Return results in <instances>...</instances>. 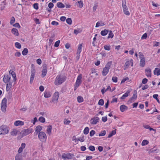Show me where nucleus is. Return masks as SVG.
Instances as JSON below:
<instances>
[{"label":"nucleus","instance_id":"1","mask_svg":"<svg viewBox=\"0 0 160 160\" xmlns=\"http://www.w3.org/2000/svg\"><path fill=\"white\" fill-rule=\"evenodd\" d=\"M11 77L8 75H4L3 78V81L5 83H7L6 85V91H9L11 88L12 82L10 81Z\"/></svg>","mask_w":160,"mask_h":160},{"label":"nucleus","instance_id":"2","mask_svg":"<svg viewBox=\"0 0 160 160\" xmlns=\"http://www.w3.org/2000/svg\"><path fill=\"white\" fill-rule=\"evenodd\" d=\"M66 80V77L62 74L58 75L55 79L54 84L56 85H59L64 82Z\"/></svg>","mask_w":160,"mask_h":160},{"label":"nucleus","instance_id":"3","mask_svg":"<svg viewBox=\"0 0 160 160\" xmlns=\"http://www.w3.org/2000/svg\"><path fill=\"white\" fill-rule=\"evenodd\" d=\"M112 63L111 61L108 62L106 65L105 67L103 68L102 71V74L103 76H106L108 72Z\"/></svg>","mask_w":160,"mask_h":160},{"label":"nucleus","instance_id":"4","mask_svg":"<svg viewBox=\"0 0 160 160\" xmlns=\"http://www.w3.org/2000/svg\"><path fill=\"white\" fill-rule=\"evenodd\" d=\"M38 137L42 142H45L47 139V136L46 133L43 132H41L38 134Z\"/></svg>","mask_w":160,"mask_h":160},{"label":"nucleus","instance_id":"5","mask_svg":"<svg viewBox=\"0 0 160 160\" xmlns=\"http://www.w3.org/2000/svg\"><path fill=\"white\" fill-rule=\"evenodd\" d=\"M7 99L4 98L2 100L1 103V109L2 111L5 112L6 110L7 107Z\"/></svg>","mask_w":160,"mask_h":160},{"label":"nucleus","instance_id":"6","mask_svg":"<svg viewBox=\"0 0 160 160\" xmlns=\"http://www.w3.org/2000/svg\"><path fill=\"white\" fill-rule=\"evenodd\" d=\"M74 155L73 154L68 153L66 154L63 153L62 155V158L64 160H65L66 159H72Z\"/></svg>","mask_w":160,"mask_h":160},{"label":"nucleus","instance_id":"7","mask_svg":"<svg viewBox=\"0 0 160 160\" xmlns=\"http://www.w3.org/2000/svg\"><path fill=\"white\" fill-rule=\"evenodd\" d=\"M122 6L124 14L126 15H129L130 14V13L129 11H127L128 10V8L126 5L125 0H122Z\"/></svg>","mask_w":160,"mask_h":160},{"label":"nucleus","instance_id":"8","mask_svg":"<svg viewBox=\"0 0 160 160\" xmlns=\"http://www.w3.org/2000/svg\"><path fill=\"white\" fill-rule=\"evenodd\" d=\"M33 129L32 128H28L26 129H23L21 132V134L23 136H26L29 133L32 132Z\"/></svg>","mask_w":160,"mask_h":160},{"label":"nucleus","instance_id":"9","mask_svg":"<svg viewBox=\"0 0 160 160\" xmlns=\"http://www.w3.org/2000/svg\"><path fill=\"white\" fill-rule=\"evenodd\" d=\"M1 130L2 131L3 134H6L8 132V127L6 125H2L1 127Z\"/></svg>","mask_w":160,"mask_h":160},{"label":"nucleus","instance_id":"10","mask_svg":"<svg viewBox=\"0 0 160 160\" xmlns=\"http://www.w3.org/2000/svg\"><path fill=\"white\" fill-rule=\"evenodd\" d=\"M82 75L80 74L78 76L75 83V84L77 85V86H79L82 83Z\"/></svg>","mask_w":160,"mask_h":160},{"label":"nucleus","instance_id":"11","mask_svg":"<svg viewBox=\"0 0 160 160\" xmlns=\"http://www.w3.org/2000/svg\"><path fill=\"white\" fill-rule=\"evenodd\" d=\"M99 118L98 117H94L91 119V123L92 124H96L99 122Z\"/></svg>","mask_w":160,"mask_h":160},{"label":"nucleus","instance_id":"12","mask_svg":"<svg viewBox=\"0 0 160 160\" xmlns=\"http://www.w3.org/2000/svg\"><path fill=\"white\" fill-rule=\"evenodd\" d=\"M43 69L42 71V78H44L46 75L47 72V67L46 65H44L43 67Z\"/></svg>","mask_w":160,"mask_h":160},{"label":"nucleus","instance_id":"13","mask_svg":"<svg viewBox=\"0 0 160 160\" xmlns=\"http://www.w3.org/2000/svg\"><path fill=\"white\" fill-rule=\"evenodd\" d=\"M146 74L148 77H151V71L149 68H146L145 69Z\"/></svg>","mask_w":160,"mask_h":160},{"label":"nucleus","instance_id":"14","mask_svg":"<svg viewBox=\"0 0 160 160\" xmlns=\"http://www.w3.org/2000/svg\"><path fill=\"white\" fill-rule=\"evenodd\" d=\"M130 91L129 90H128L126 92L124 93L121 98L120 99L122 100L126 98L128 96L129 94L130 93Z\"/></svg>","mask_w":160,"mask_h":160},{"label":"nucleus","instance_id":"15","mask_svg":"<svg viewBox=\"0 0 160 160\" xmlns=\"http://www.w3.org/2000/svg\"><path fill=\"white\" fill-rule=\"evenodd\" d=\"M120 109L121 112H123L125 110H127L128 109V108L125 105H122L120 106Z\"/></svg>","mask_w":160,"mask_h":160},{"label":"nucleus","instance_id":"16","mask_svg":"<svg viewBox=\"0 0 160 160\" xmlns=\"http://www.w3.org/2000/svg\"><path fill=\"white\" fill-rule=\"evenodd\" d=\"M24 122L21 121H17L14 122V125L16 126H22L24 125Z\"/></svg>","mask_w":160,"mask_h":160},{"label":"nucleus","instance_id":"17","mask_svg":"<svg viewBox=\"0 0 160 160\" xmlns=\"http://www.w3.org/2000/svg\"><path fill=\"white\" fill-rule=\"evenodd\" d=\"M12 32L14 35L18 36L19 35L18 31L16 28H13L12 29Z\"/></svg>","mask_w":160,"mask_h":160},{"label":"nucleus","instance_id":"18","mask_svg":"<svg viewBox=\"0 0 160 160\" xmlns=\"http://www.w3.org/2000/svg\"><path fill=\"white\" fill-rule=\"evenodd\" d=\"M51 94L50 92L48 91H45L44 92V97L45 98H48L51 96Z\"/></svg>","mask_w":160,"mask_h":160},{"label":"nucleus","instance_id":"19","mask_svg":"<svg viewBox=\"0 0 160 160\" xmlns=\"http://www.w3.org/2000/svg\"><path fill=\"white\" fill-rule=\"evenodd\" d=\"M140 59V66L143 67L144 66L145 63V58H142Z\"/></svg>","mask_w":160,"mask_h":160},{"label":"nucleus","instance_id":"20","mask_svg":"<svg viewBox=\"0 0 160 160\" xmlns=\"http://www.w3.org/2000/svg\"><path fill=\"white\" fill-rule=\"evenodd\" d=\"M36 72V70L33 64L31 65V75H35Z\"/></svg>","mask_w":160,"mask_h":160},{"label":"nucleus","instance_id":"21","mask_svg":"<svg viewBox=\"0 0 160 160\" xmlns=\"http://www.w3.org/2000/svg\"><path fill=\"white\" fill-rule=\"evenodd\" d=\"M42 127L40 125H38L37 126L35 129V132H37L36 134H37L39 132H40V131L42 130Z\"/></svg>","mask_w":160,"mask_h":160},{"label":"nucleus","instance_id":"22","mask_svg":"<svg viewBox=\"0 0 160 160\" xmlns=\"http://www.w3.org/2000/svg\"><path fill=\"white\" fill-rule=\"evenodd\" d=\"M59 94L58 92H56L54 94L53 99L56 101L58 100L59 97Z\"/></svg>","mask_w":160,"mask_h":160},{"label":"nucleus","instance_id":"23","mask_svg":"<svg viewBox=\"0 0 160 160\" xmlns=\"http://www.w3.org/2000/svg\"><path fill=\"white\" fill-rule=\"evenodd\" d=\"M52 126L51 125H49L47 129V132L50 135L51 134V130H52Z\"/></svg>","mask_w":160,"mask_h":160},{"label":"nucleus","instance_id":"24","mask_svg":"<svg viewBox=\"0 0 160 160\" xmlns=\"http://www.w3.org/2000/svg\"><path fill=\"white\" fill-rule=\"evenodd\" d=\"M154 74L155 75H157V76H159L160 75V69L158 68H155L154 71Z\"/></svg>","mask_w":160,"mask_h":160},{"label":"nucleus","instance_id":"25","mask_svg":"<svg viewBox=\"0 0 160 160\" xmlns=\"http://www.w3.org/2000/svg\"><path fill=\"white\" fill-rule=\"evenodd\" d=\"M109 30L105 29L104 30L101 31V34L102 36H105L109 32Z\"/></svg>","mask_w":160,"mask_h":160},{"label":"nucleus","instance_id":"26","mask_svg":"<svg viewBox=\"0 0 160 160\" xmlns=\"http://www.w3.org/2000/svg\"><path fill=\"white\" fill-rule=\"evenodd\" d=\"M76 4L80 8H82L83 7V5L82 1H81L77 2Z\"/></svg>","mask_w":160,"mask_h":160},{"label":"nucleus","instance_id":"27","mask_svg":"<svg viewBox=\"0 0 160 160\" xmlns=\"http://www.w3.org/2000/svg\"><path fill=\"white\" fill-rule=\"evenodd\" d=\"M57 6L59 8H63L65 7V5L61 2H58L57 3Z\"/></svg>","mask_w":160,"mask_h":160},{"label":"nucleus","instance_id":"28","mask_svg":"<svg viewBox=\"0 0 160 160\" xmlns=\"http://www.w3.org/2000/svg\"><path fill=\"white\" fill-rule=\"evenodd\" d=\"M82 44L81 43L80 44L78 48V49L77 50V53H80L82 51Z\"/></svg>","mask_w":160,"mask_h":160},{"label":"nucleus","instance_id":"29","mask_svg":"<svg viewBox=\"0 0 160 160\" xmlns=\"http://www.w3.org/2000/svg\"><path fill=\"white\" fill-rule=\"evenodd\" d=\"M82 30L81 28H78L77 29H75L74 31V33L77 35L78 33L82 32Z\"/></svg>","mask_w":160,"mask_h":160},{"label":"nucleus","instance_id":"30","mask_svg":"<svg viewBox=\"0 0 160 160\" xmlns=\"http://www.w3.org/2000/svg\"><path fill=\"white\" fill-rule=\"evenodd\" d=\"M15 160H22V156L18 154L16 156Z\"/></svg>","mask_w":160,"mask_h":160},{"label":"nucleus","instance_id":"31","mask_svg":"<svg viewBox=\"0 0 160 160\" xmlns=\"http://www.w3.org/2000/svg\"><path fill=\"white\" fill-rule=\"evenodd\" d=\"M77 99L78 102L79 103L82 102L83 101V98L80 96H78L77 97Z\"/></svg>","mask_w":160,"mask_h":160},{"label":"nucleus","instance_id":"32","mask_svg":"<svg viewBox=\"0 0 160 160\" xmlns=\"http://www.w3.org/2000/svg\"><path fill=\"white\" fill-rule=\"evenodd\" d=\"M89 132V128L88 127H86L83 130V133L85 135L87 134Z\"/></svg>","mask_w":160,"mask_h":160},{"label":"nucleus","instance_id":"33","mask_svg":"<svg viewBox=\"0 0 160 160\" xmlns=\"http://www.w3.org/2000/svg\"><path fill=\"white\" fill-rule=\"evenodd\" d=\"M105 24L104 23H101V22H98L96 23L95 27L98 28L99 26H103Z\"/></svg>","mask_w":160,"mask_h":160},{"label":"nucleus","instance_id":"34","mask_svg":"<svg viewBox=\"0 0 160 160\" xmlns=\"http://www.w3.org/2000/svg\"><path fill=\"white\" fill-rule=\"evenodd\" d=\"M18 131L15 129H13L12 132H11V134L12 136L16 135L17 134Z\"/></svg>","mask_w":160,"mask_h":160},{"label":"nucleus","instance_id":"35","mask_svg":"<svg viewBox=\"0 0 160 160\" xmlns=\"http://www.w3.org/2000/svg\"><path fill=\"white\" fill-rule=\"evenodd\" d=\"M109 33L108 36V38H112L114 36V35L112 32V31L111 30H109Z\"/></svg>","mask_w":160,"mask_h":160},{"label":"nucleus","instance_id":"36","mask_svg":"<svg viewBox=\"0 0 160 160\" xmlns=\"http://www.w3.org/2000/svg\"><path fill=\"white\" fill-rule=\"evenodd\" d=\"M28 49L27 48H25L22 52V54L23 55H26L28 53Z\"/></svg>","mask_w":160,"mask_h":160},{"label":"nucleus","instance_id":"37","mask_svg":"<svg viewBox=\"0 0 160 160\" xmlns=\"http://www.w3.org/2000/svg\"><path fill=\"white\" fill-rule=\"evenodd\" d=\"M38 121L42 123H44L45 121V119L44 117H40L38 119Z\"/></svg>","mask_w":160,"mask_h":160},{"label":"nucleus","instance_id":"38","mask_svg":"<svg viewBox=\"0 0 160 160\" xmlns=\"http://www.w3.org/2000/svg\"><path fill=\"white\" fill-rule=\"evenodd\" d=\"M158 95L157 94H155L153 95V97L154 98L156 99L158 102L159 103H160V101L158 98Z\"/></svg>","mask_w":160,"mask_h":160},{"label":"nucleus","instance_id":"39","mask_svg":"<svg viewBox=\"0 0 160 160\" xmlns=\"http://www.w3.org/2000/svg\"><path fill=\"white\" fill-rule=\"evenodd\" d=\"M149 143V142L148 141L146 140H143L142 142V146L146 145H147Z\"/></svg>","mask_w":160,"mask_h":160},{"label":"nucleus","instance_id":"40","mask_svg":"<svg viewBox=\"0 0 160 160\" xmlns=\"http://www.w3.org/2000/svg\"><path fill=\"white\" fill-rule=\"evenodd\" d=\"M67 23L69 25H71L72 23V20L70 18H68L66 20Z\"/></svg>","mask_w":160,"mask_h":160},{"label":"nucleus","instance_id":"41","mask_svg":"<svg viewBox=\"0 0 160 160\" xmlns=\"http://www.w3.org/2000/svg\"><path fill=\"white\" fill-rule=\"evenodd\" d=\"M104 101L103 99H100L98 102V104L99 105L102 106L104 104Z\"/></svg>","mask_w":160,"mask_h":160},{"label":"nucleus","instance_id":"42","mask_svg":"<svg viewBox=\"0 0 160 160\" xmlns=\"http://www.w3.org/2000/svg\"><path fill=\"white\" fill-rule=\"evenodd\" d=\"M15 45L17 48L18 49H20L21 47V45L18 42H16L15 44Z\"/></svg>","mask_w":160,"mask_h":160},{"label":"nucleus","instance_id":"43","mask_svg":"<svg viewBox=\"0 0 160 160\" xmlns=\"http://www.w3.org/2000/svg\"><path fill=\"white\" fill-rule=\"evenodd\" d=\"M35 75H31L30 77V83L31 84H32V83L34 79Z\"/></svg>","mask_w":160,"mask_h":160},{"label":"nucleus","instance_id":"44","mask_svg":"<svg viewBox=\"0 0 160 160\" xmlns=\"http://www.w3.org/2000/svg\"><path fill=\"white\" fill-rule=\"evenodd\" d=\"M137 92L135 90L134 91L133 96L132 97V98H134L135 100L137 98Z\"/></svg>","mask_w":160,"mask_h":160},{"label":"nucleus","instance_id":"45","mask_svg":"<svg viewBox=\"0 0 160 160\" xmlns=\"http://www.w3.org/2000/svg\"><path fill=\"white\" fill-rule=\"evenodd\" d=\"M55 37V35H52L51 37L49 40V43H51L53 40V38Z\"/></svg>","mask_w":160,"mask_h":160},{"label":"nucleus","instance_id":"46","mask_svg":"<svg viewBox=\"0 0 160 160\" xmlns=\"http://www.w3.org/2000/svg\"><path fill=\"white\" fill-rule=\"evenodd\" d=\"M130 62L129 61H127L125 64L124 67H125V68L124 69H126V68H127L130 65Z\"/></svg>","mask_w":160,"mask_h":160},{"label":"nucleus","instance_id":"47","mask_svg":"<svg viewBox=\"0 0 160 160\" xmlns=\"http://www.w3.org/2000/svg\"><path fill=\"white\" fill-rule=\"evenodd\" d=\"M88 149L90 150L91 151H94L95 150V147L91 145L90 146L89 148Z\"/></svg>","mask_w":160,"mask_h":160},{"label":"nucleus","instance_id":"48","mask_svg":"<svg viewBox=\"0 0 160 160\" xmlns=\"http://www.w3.org/2000/svg\"><path fill=\"white\" fill-rule=\"evenodd\" d=\"M106 133V131L104 130L102 131L99 134V136H103L105 135Z\"/></svg>","mask_w":160,"mask_h":160},{"label":"nucleus","instance_id":"49","mask_svg":"<svg viewBox=\"0 0 160 160\" xmlns=\"http://www.w3.org/2000/svg\"><path fill=\"white\" fill-rule=\"evenodd\" d=\"M110 47L111 46H110L106 45L104 46V48L105 50L109 51L111 49Z\"/></svg>","mask_w":160,"mask_h":160},{"label":"nucleus","instance_id":"50","mask_svg":"<svg viewBox=\"0 0 160 160\" xmlns=\"http://www.w3.org/2000/svg\"><path fill=\"white\" fill-rule=\"evenodd\" d=\"M15 21V18L13 17H12L11 18V20H10V24L11 25H12L14 22Z\"/></svg>","mask_w":160,"mask_h":160},{"label":"nucleus","instance_id":"51","mask_svg":"<svg viewBox=\"0 0 160 160\" xmlns=\"http://www.w3.org/2000/svg\"><path fill=\"white\" fill-rule=\"evenodd\" d=\"M71 122L69 120H67L66 119H65L64 121V123L65 124L68 125L69 124L70 122Z\"/></svg>","mask_w":160,"mask_h":160},{"label":"nucleus","instance_id":"52","mask_svg":"<svg viewBox=\"0 0 160 160\" xmlns=\"http://www.w3.org/2000/svg\"><path fill=\"white\" fill-rule=\"evenodd\" d=\"M33 7L36 10L38 9V3H35L33 4Z\"/></svg>","mask_w":160,"mask_h":160},{"label":"nucleus","instance_id":"53","mask_svg":"<svg viewBox=\"0 0 160 160\" xmlns=\"http://www.w3.org/2000/svg\"><path fill=\"white\" fill-rule=\"evenodd\" d=\"M60 41L59 40H58L56 41L54 44V46L56 47H58L59 45Z\"/></svg>","mask_w":160,"mask_h":160},{"label":"nucleus","instance_id":"54","mask_svg":"<svg viewBox=\"0 0 160 160\" xmlns=\"http://www.w3.org/2000/svg\"><path fill=\"white\" fill-rule=\"evenodd\" d=\"M95 133V132L94 130H92L90 132V136L92 137L93 136Z\"/></svg>","mask_w":160,"mask_h":160},{"label":"nucleus","instance_id":"55","mask_svg":"<svg viewBox=\"0 0 160 160\" xmlns=\"http://www.w3.org/2000/svg\"><path fill=\"white\" fill-rule=\"evenodd\" d=\"M118 78L116 77H113L112 78V80L113 82H117Z\"/></svg>","mask_w":160,"mask_h":160},{"label":"nucleus","instance_id":"56","mask_svg":"<svg viewBox=\"0 0 160 160\" xmlns=\"http://www.w3.org/2000/svg\"><path fill=\"white\" fill-rule=\"evenodd\" d=\"M148 81V79L146 78L143 79L142 81V83L143 84H145Z\"/></svg>","mask_w":160,"mask_h":160},{"label":"nucleus","instance_id":"57","mask_svg":"<svg viewBox=\"0 0 160 160\" xmlns=\"http://www.w3.org/2000/svg\"><path fill=\"white\" fill-rule=\"evenodd\" d=\"M139 56L140 59H141L142 58H144L143 53L141 52L139 53Z\"/></svg>","mask_w":160,"mask_h":160},{"label":"nucleus","instance_id":"58","mask_svg":"<svg viewBox=\"0 0 160 160\" xmlns=\"http://www.w3.org/2000/svg\"><path fill=\"white\" fill-rule=\"evenodd\" d=\"M51 24L53 25L57 26L58 25V23L55 21H53L52 22Z\"/></svg>","mask_w":160,"mask_h":160},{"label":"nucleus","instance_id":"59","mask_svg":"<svg viewBox=\"0 0 160 160\" xmlns=\"http://www.w3.org/2000/svg\"><path fill=\"white\" fill-rule=\"evenodd\" d=\"M13 26L15 27L18 28H20V26L18 23H16L15 24H13Z\"/></svg>","mask_w":160,"mask_h":160},{"label":"nucleus","instance_id":"60","mask_svg":"<svg viewBox=\"0 0 160 160\" xmlns=\"http://www.w3.org/2000/svg\"><path fill=\"white\" fill-rule=\"evenodd\" d=\"M12 77L13 78V81H16L17 79L16 75L15 73H13L12 74H11Z\"/></svg>","mask_w":160,"mask_h":160},{"label":"nucleus","instance_id":"61","mask_svg":"<svg viewBox=\"0 0 160 160\" xmlns=\"http://www.w3.org/2000/svg\"><path fill=\"white\" fill-rule=\"evenodd\" d=\"M102 120L103 122H106L107 120V117L106 116V117H102Z\"/></svg>","mask_w":160,"mask_h":160},{"label":"nucleus","instance_id":"62","mask_svg":"<svg viewBox=\"0 0 160 160\" xmlns=\"http://www.w3.org/2000/svg\"><path fill=\"white\" fill-rule=\"evenodd\" d=\"M147 37V35L146 33L144 34L141 37L142 39H146Z\"/></svg>","mask_w":160,"mask_h":160},{"label":"nucleus","instance_id":"63","mask_svg":"<svg viewBox=\"0 0 160 160\" xmlns=\"http://www.w3.org/2000/svg\"><path fill=\"white\" fill-rule=\"evenodd\" d=\"M54 5L52 2H50L49 3L48 6L49 8L51 9L53 7Z\"/></svg>","mask_w":160,"mask_h":160},{"label":"nucleus","instance_id":"64","mask_svg":"<svg viewBox=\"0 0 160 160\" xmlns=\"http://www.w3.org/2000/svg\"><path fill=\"white\" fill-rule=\"evenodd\" d=\"M135 99L134 98H132V97H131L129 98L128 101V102H129L130 103H131L133 102H134L135 101Z\"/></svg>","mask_w":160,"mask_h":160}]
</instances>
